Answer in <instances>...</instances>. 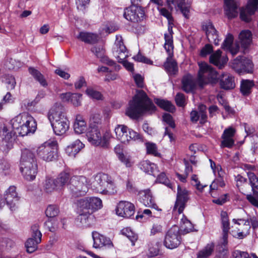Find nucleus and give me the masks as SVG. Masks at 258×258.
Here are the masks:
<instances>
[{
	"label": "nucleus",
	"instance_id": "nucleus-45",
	"mask_svg": "<svg viewBox=\"0 0 258 258\" xmlns=\"http://www.w3.org/2000/svg\"><path fill=\"white\" fill-rule=\"evenodd\" d=\"M64 97L67 100L70 101L75 106L81 105L82 95L79 93H67Z\"/></svg>",
	"mask_w": 258,
	"mask_h": 258
},
{
	"label": "nucleus",
	"instance_id": "nucleus-37",
	"mask_svg": "<svg viewBox=\"0 0 258 258\" xmlns=\"http://www.w3.org/2000/svg\"><path fill=\"white\" fill-rule=\"evenodd\" d=\"M27 117L31 119H29V123L24 122V126H25L26 132L24 133H25L24 134H19L22 137L34 133L37 128V122L34 117L29 113H28Z\"/></svg>",
	"mask_w": 258,
	"mask_h": 258
},
{
	"label": "nucleus",
	"instance_id": "nucleus-50",
	"mask_svg": "<svg viewBox=\"0 0 258 258\" xmlns=\"http://www.w3.org/2000/svg\"><path fill=\"white\" fill-rule=\"evenodd\" d=\"M240 18L241 20L245 22L248 23L251 21V16L254 14L253 11L249 10L245 7L240 9Z\"/></svg>",
	"mask_w": 258,
	"mask_h": 258
},
{
	"label": "nucleus",
	"instance_id": "nucleus-34",
	"mask_svg": "<svg viewBox=\"0 0 258 258\" xmlns=\"http://www.w3.org/2000/svg\"><path fill=\"white\" fill-rule=\"evenodd\" d=\"M114 131L115 132L116 139L121 142V143L125 144L129 141L127 127L124 125H118L116 126Z\"/></svg>",
	"mask_w": 258,
	"mask_h": 258
},
{
	"label": "nucleus",
	"instance_id": "nucleus-30",
	"mask_svg": "<svg viewBox=\"0 0 258 258\" xmlns=\"http://www.w3.org/2000/svg\"><path fill=\"white\" fill-rule=\"evenodd\" d=\"M220 85L221 88L225 90L234 88L235 85L234 77L228 74H222L220 78Z\"/></svg>",
	"mask_w": 258,
	"mask_h": 258
},
{
	"label": "nucleus",
	"instance_id": "nucleus-23",
	"mask_svg": "<svg viewBox=\"0 0 258 258\" xmlns=\"http://www.w3.org/2000/svg\"><path fill=\"white\" fill-rule=\"evenodd\" d=\"M93 239V247L96 248H101L103 246L110 245L112 244L110 239L105 236L100 234L96 231L92 233Z\"/></svg>",
	"mask_w": 258,
	"mask_h": 258
},
{
	"label": "nucleus",
	"instance_id": "nucleus-57",
	"mask_svg": "<svg viewBox=\"0 0 258 258\" xmlns=\"http://www.w3.org/2000/svg\"><path fill=\"white\" fill-rule=\"evenodd\" d=\"M182 224L181 225V230H183L185 233H189L192 231L193 226L191 223L186 218L181 219Z\"/></svg>",
	"mask_w": 258,
	"mask_h": 258
},
{
	"label": "nucleus",
	"instance_id": "nucleus-24",
	"mask_svg": "<svg viewBox=\"0 0 258 258\" xmlns=\"http://www.w3.org/2000/svg\"><path fill=\"white\" fill-rule=\"evenodd\" d=\"M114 150L118 160L125 165L126 167H130L133 164L131 156L127 153H124L123 147L122 145H118L114 148Z\"/></svg>",
	"mask_w": 258,
	"mask_h": 258
},
{
	"label": "nucleus",
	"instance_id": "nucleus-1",
	"mask_svg": "<svg viewBox=\"0 0 258 258\" xmlns=\"http://www.w3.org/2000/svg\"><path fill=\"white\" fill-rule=\"evenodd\" d=\"M155 110L156 106L145 92L141 90L130 102L126 114L133 119H137L145 113L152 114Z\"/></svg>",
	"mask_w": 258,
	"mask_h": 258
},
{
	"label": "nucleus",
	"instance_id": "nucleus-2",
	"mask_svg": "<svg viewBox=\"0 0 258 258\" xmlns=\"http://www.w3.org/2000/svg\"><path fill=\"white\" fill-rule=\"evenodd\" d=\"M49 118L56 135H64L69 128V121L64 107L60 103H55L49 111Z\"/></svg>",
	"mask_w": 258,
	"mask_h": 258
},
{
	"label": "nucleus",
	"instance_id": "nucleus-3",
	"mask_svg": "<svg viewBox=\"0 0 258 258\" xmlns=\"http://www.w3.org/2000/svg\"><path fill=\"white\" fill-rule=\"evenodd\" d=\"M20 165V171L24 178L28 181L33 180L37 173V164L34 153L26 148L22 150Z\"/></svg>",
	"mask_w": 258,
	"mask_h": 258
},
{
	"label": "nucleus",
	"instance_id": "nucleus-12",
	"mask_svg": "<svg viewBox=\"0 0 258 258\" xmlns=\"http://www.w3.org/2000/svg\"><path fill=\"white\" fill-rule=\"evenodd\" d=\"M145 13L142 8L137 5H132L124 9L123 16L128 21L138 23L142 21Z\"/></svg>",
	"mask_w": 258,
	"mask_h": 258
},
{
	"label": "nucleus",
	"instance_id": "nucleus-8",
	"mask_svg": "<svg viewBox=\"0 0 258 258\" xmlns=\"http://www.w3.org/2000/svg\"><path fill=\"white\" fill-rule=\"evenodd\" d=\"M115 43L116 50H115L116 54L114 55L117 61L122 63L125 68L128 71L133 72L134 70L133 64L124 60L127 56V54L126 53V48L123 44V39L121 35H116Z\"/></svg>",
	"mask_w": 258,
	"mask_h": 258
},
{
	"label": "nucleus",
	"instance_id": "nucleus-38",
	"mask_svg": "<svg viewBox=\"0 0 258 258\" xmlns=\"http://www.w3.org/2000/svg\"><path fill=\"white\" fill-rule=\"evenodd\" d=\"M84 147V145L79 140H77L68 146L66 148V151L70 156H75Z\"/></svg>",
	"mask_w": 258,
	"mask_h": 258
},
{
	"label": "nucleus",
	"instance_id": "nucleus-64",
	"mask_svg": "<svg viewBox=\"0 0 258 258\" xmlns=\"http://www.w3.org/2000/svg\"><path fill=\"white\" fill-rule=\"evenodd\" d=\"M90 2V0H76L77 9L84 12Z\"/></svg>",
	"mask_w": 258,
	"mask_h": 258
},
{
	"label": "nucleus",
	"instance_id": "nucleus-25",
	"mask_svg": "<svg viewBox=\"0 0 258 258\" xmlns=\"http://www.w3.org/2000/svg\"><path fill=\"white\" fill-rule=\"evenodd\" d=\"M203 29L205 31L207 37L209 42H213L215 45H219L217 31L210 23H206L203 25Z\"/></svg>",
	"mask_w": 258,
	"mask_h": 258
},
{
	"label": "nucleus",
	"instance_id": "nucleus-22",
	"mask_svg": "<svg viewBox=\"0 0 258 258\" xmlns=\"http://www.w3.org/2000/svg\"><path fill=\"white\" fill-rule=\"evenodd\" d=\"M199 111L192 110L190 114V120L192 122H197L199 120L201 124L207 121V115L206 114V106L204 105H200L198 107Z\"/></svg>",
	"mask_w": 258,
	"mask_h": 258
},
{
	"label": "nucleus",
	"instance_id": "nucleus-39",
	"mask_svg": "<svg viewBox=\"0 0 258 258\" xmlns=\"http://www.w3.org/2000/svg\"><path fill=\"white\" fill-rule=\"evenodd\" d=\"M168 30L169 33L164 34V38L165 41L164 44V48L167 52L170 53L171 50H173V48L172 40V26L170 23L168 25Z\"/></svg>",
	"mask_w": 258,
	"mask_h": 258
},
{
	"label": "nucleus",
	"instance_id": "nucleus-46",
	"mask_svg": "<svg viewBox=\"0 0 258 258\" xmlns=\"http://www.w3.org/2000/svg\"><path fill=\"white\" fill-rule=\"evenodd\" d=\"M88 202L91 213L101 209L102 207V201L98 198H88Z\"/></svg>",
	"mask_w": 258,
	"mask_h": 258
},
{
	"label": "nucleus",
	"instance_id": "nucleus-19",
	"mask_svg": "<svg viewBox=\"0 0 258 258\" xmlns=\"http://www.w3.org/2000/svg\"><path fill=\"white\" fill-rule=\"evenodd\" d=\"M141 203L145 206L154 209L156 210H161L155 203L150 189H147L140 190L138 194Z\"/></svg>",
	"mask_w": 258,
	"mask_h": 258
},
{
	"label": "nucleus",
	"instance_id": "nucleus-48",
	"mask_svg": "<svg viewBox=\"0 0 258 258\" xmlns=\"http://www.w3.org/2000/svg\"><path fill=\"white\" fill-rule=\"evenodd\" d=\"M155 102L160 107L166 111L173 112L175 110L174 106L169 101L163 99H155Z\"/></svg>",
	"mask_w": 258,
	"mask_h": 258
},
{
	"label": "nucleus",
	"instance_id": "nucleus-61",
	"mask_svg": "<svg viewBox=\"0 0 258 258\" xmlns=\"http://www.w3.org/2000/svg\"><path fill=\"white\" fill-rule=\"evenodd\" d=\"M86 93L89 96L93 99L96 100L102 99V96L101 94L99 92L94 90L92 88H87L86 90Z\"/></svg>",
	"mask_w": 258,
	"mask_h": 258
},
{
	"label": "nucleus",
	"instance_id": "nucleus-35",
	"mask_svg": "<svg viewBox=\"0 0 258 258\" xmlns=\"http://www.w3.org/2000/svg\"><path fill=\"white\" fill-rule=\"evenodd\" d=\"M140 168L144 172L154 176H156L159 173V170L157 165L150 161L146 160L143 161L140 163Z\"/></svg>",
	"mask_w": 258,
	"mask_h": 258
},
{
	"label": "nucleus",
	"instance_id": "nucleus-27",
	"mask_svg": "<svg viewBox=\"0 0 258 258\" xmlns=\"http://www.w3.org/2000/svg\"><path fill=\"white\" fill-rule=\"evenodd\" d=\"M167 3L169 7H171V5H176L183 16L186 19L189 18L190 7L185 4L184 0H167Z\"/></svg>",
	"mask_w": 258,
	"mask_h": 258
},
{
	"label": "nucleus",
	"instance_id": "nucleus-63",
	"mask_svg": "<svg viewBox=\"0 0 258 258\" xmlns=\"http://www.w3.org/2000/svg\"><path fill=\"white\" fill-rule=\"evenodd\" d=\"M9 70H14L17 69L20 66V62L13 58H10L7 61L5 64Z\"/></svg>",
	"mask_w": 258,
	"mask_h": 258
},
{
	"label": "nucleus",
	"instance_id": "nucleus-54",
	"mask_svg": "<svg viewBox=\"0 0 258 258\" xmlns=\"http://www.w3.org/2000/svg\"><path fill=\"white\" fill-rule=\"evenodd\" d=\"M59 213V210L58 207L54 205L48 206L45 211L46 216L50 218V219L56 217Z\"/></svg>",
	"mask_w": 258,
	"mask_h": 258
},
{
	"label": "nucleus",
	"instance_id": "nucleus-21",
	"mask_svg": "<svg viewBox=\"0 0 258 258\" xmlns=\"http://www.w3.org/2000/svg\"><path fill=\"white\" fill-rule=\"evenodd\" d=\"M235 133V130L232 127H229L224 130L222 135V141L221 143V147L228 148H231L234 144L233 139Z\"/></svg>",
	"mask_w": 258,
	"mask_h": 258
},
{
	"label": "nucleus",
	"instance_id": "nucleus-33",
	"mask_svg": "<svg viewBox=\"0 0 258 258\" xmlns=\"http://www.w3.org/2000/svg\"><path fill=\"white\" fill-rule=\"evenodd\" d=\"M221 228H222V235H223V239L224 241L226 239V236H228V234L230 230V222L228 218V214L225 211H222L221 212Z\"/></svg>",
	"mask_w": 258,
	"mask_h": 258
},
{
	"label": "nucleus",
	"instance_id": "nucleus-49",
	"mask_svg": "<svg viewBox=\"0 0 258 258\" xmlns=\"http://www.w3.org/2000/svg\"><path fill=\"white\" fill-rule=\"evenodd\" d=\"M162 244L161 242H156L155 244L150 242L149 244L148 252L147 255L149 257L155 256L159 253L160 248Z\"/></svg>",
	"mask_w": 258,
	"mask_h": 258
},
{
	"label": "nucleus",
	"instance_id": "nucleus-55",
	"mask_svg": "<svg viewBox=\"0 0 258 258\" xmlns=\"http://www.w3.org/2000/svg\"><path fill=\"white\" fill-rule=\"evenodd\" d=\"M244 226L245 227V232L242 231L235 234L233 233V232L232 231V234L233 237L239 239H243L249 234V231L251 227L250 225H249V221L248 220L245 221Z\"/></svg>",
	"mask_w": 258,
	"mask_h": 258
},
{
	"label": "nucleus",
	"instance_id": "nucleus-5",
	"mask_svg": "<svg viewBox=\"0 0 258 258\" xmlns=\"http://www.w3.org/2000/svg\"><path fill=\"white\" fill-rule=\"evenodd\" d=\"M199 66L198 83L201 88L208 84H215L217 82V73L210 66L205 62H200Z\"/></svg>",
	"mask_w": 258,
	"mask_h": 258
},
{
	"label": "nucleus",
	"instance_id": "nucleus-51",
	"mask_svg": "<svg viewBox=\"0 0 258 258\" xmlns=\"http://www.w3.org/2000/svg\"><path fill=\"white\" fill-rule=\"evenodd\" d=\"M102 116L99 113H93L90 118L89 127H97L101 128Z\"/></svg>",
	"mask_w": 258,
	"mask_h": 258
},
{
	"label": "nucleus",
	"instance_id": "nucleus-59",
	"mask_svg": "<svg viewBox=\"0 0 258 258\" xmlns=\"http://www.w3.org/2000/svg\"><path fill=\"white\" fill-rule=\"evenodd\" d=\"M247 176L252 190L258 189V178L252 172H247Z\"/></svg>",
	"mask_w": 258,
	"mask_h": 258
},
{
	"label": "nucleus",
	"instance_id": "nucleus-56",
	"mask_svg": "<svg viewBox=\"0 0 258 258\" xmlns=\"http://www.w3.org/2000/svg\"><path fill=\"white\" fill-rule=\"evenodd\" d=\"M145 145L147 154H152L155 156H159L160 154L158 152L157 147L155 144L148 142Z\"/></svg>",
	"mask_w": 258,
	"mask_h": 258
},
{
	"label": "nucleus",
	"instance_id": "nucleus-53",
	"mask_svg": "<svg viewBox=\"0 0 258 258\" xmlns=\"http://www.w3.org/2000/svg\"><path fill=\"white\" fill-rule=\"evenodd\" d=\"M213 244H208L204 248L200 250L197 255L198 258H206L210 256L214 250Z\"/></svg>",
	"mask_w": 258,
	"mask_h": 258
},
{
	"label": "nucleus",
	"instance_id": "nucleus-10",
	"mask_svg": "<svg viewBox=\"0 0 258 258\" xmlns=\"http://www.w3.org/2000/svg\"><path fill=\"white\" fill-rule=\"evenodd\" d=\"M181 241L180 228L178 226L174 225L167 232L165 236L164 244L168 248L173 249L180 245Z\"/></svg>",
	"mask_w": 258,
	"mask_h": 258
},
{
	"label": "nucleus",
	"instance_id": "nucleus-58",
	"mask_svg": "<svg viewBox=\"0 0 258 258\" xmlns=\"http://www.w3.org/2000/svg\"><path fill=\"white\" fill-rule=\"evenodd\" d=\"M157 180L161 183H163L166 185L170 188H172V183L170 182L169 180L166 177V176L164 173H161L160 174L157 175Z\"/></svg>",
	"mask_w": 258,
	"mask_h": 258
},
{
	"label": "nucleus",
	"instance_id": "nucleus-13",
	"mask_svg": "<svg viewBox=\"0 0 258 258\" xmlns=\"http://www.w3.org/2000/svg\"><path fill=\"white\" fill-rule=\"evenodd\" d=\"M232 67L239 73H251L253 71L252 61L241 56H238L234 60Z\"/></svg>",
	"mask_w": 258,
	"mask_h": 258
},
{
	"label": "nucleus",
	"instance_id": "nucleus-11",
	"mask_svg": "<svg viewBox=\"0 0 258 258\" xmlns=\"http://www.w3.org/2000/svg\"><path fill=\"white\" fill-rule=\"evenodd\" d=\"M42 234L39 230L38 224H35L31 227V237L25 243L27 251L32 253L37 248V245L41 241Z\"/></svg>",
	"mask_w": 258,
	"mask_h": 258
},
{
	"label": "nucleus",
	"instance_id": "nucleus-62",
	"mask_svg": "<svg viewBox=\"0 0 258 258\" xmlns=\"http://www.w3.org/2000/svg\"><path fill=\"white\" fill-rule=\"evenodd\" d=\"M45 225L50 231L54 232L57 228L58 222L53 219H49L45 222Z\"/></svg>",
	"mask_w": 258,
	"mask_h": 258
},
{
	"label": "nucleus",
	"instance_id": "nucleus-4",
	"mask_svg": "<svg viewBox=\"0 0 258 258\" xmlns=\"http://www.w3.org/2000/svg\"><path fill=\"white\" fill-rule=\"evenodd\" d=\"M89 182L84 176L71 177L67 187L73 197H79L86 195L89 189Z\"/></svg>",
	"mask_w": 258,
	"mask_h": 258
},
{
	"label": "nucleus",
	"instance_id": "nucleus-32",
	"mask_svg": "<svg viewBox=\"0 0 258 258\" xmlns=\"http://www.w3.org/2000/svg\"><path fill=\"white\" fill-rule=\"evenodd\" d=\"M182 89L186 93L192 92L196 88V83L193 77L190 75H187L182 78Z\"/></svg>",
	"mask_w": 258,
	"mask_h": 258
},
{
	"label": "nucleus",
	"instance_id": "nucleus-36",
	"mask_svg": "<svg viewBox=\"0 0 258 258\" xmlns=\"http://www.w3.org/2000/svg\"><path fill=\"white\" fill-rule=\"evenodd\" d=\"M92 213L90 211H84L83 212L80 211L78 220L80 221L83 226L90 227L94 221V218L91 215Z\"/></svg>",
	"mask_w": 258,
	"mask_h": 258
},
{
	"label": "nucleus",
	"instance_id": "nucleus-20",
	"mask_svg": "<svg viewBox=\"0 0 258 258\" xmlns=\"http://www.w3.org/2000/svg\"><path fill=\"white\" fill-rule=\"evenodd\" d=\"M16 189V187L15 186H11L6 190L5 195L7 204L9 206L12 211L15 210L16 204L19 200V197Z\"/></svg>",
	"mask_w": 258,
	"mask_h": 258
},
{
	"label": "nucleus",
	"instance_id": "nucleus-47",
	"mask_svg": "<svg viewBox=\"0 0 258 258\" xmlns=\"http://www.w3.org/2000/svg\"><path fill=\"white\" fill-rule=\"evenodd\" d=\"M56 183L55 179L51 178L47 179L44 185L45 191L47 193H50L55 190L59 189Z\"/></svg>",
	"mask_w": 258,
	"mask_h": 258
},
{
	"label": "nucleus",
	"instance_id": "nucleus-7",
	"mask_svg": "<svg viewBox=\"0 0 258 258\" xmlns=\"http://www.w3.org/2000/svg\"><path fill=\"white\" fill-rule=\"evenodd\" d=\"M112 182L111 177L104 173H98L94 177L92 183L93 190L104 195H108L109 190L112 189Z\"/></svg>",
	"mask_w": 258,
	"mask_h": 258
},
{
	"label": "nucleus",
	"instance_id": "nucleus-16",
	"mask_svg": "<svg viewBox=\"0 0 258 258\" xmlns=\"http://www.w3.org/2000/svg\"><path fill=\"white\" fill-rule=\"evenodd\" d=\"M115 212L118 216L129 218L135 213V206L129 202L120 201L116 206Z\"/></svg>",
	"mask_w": 258,
	"mask_h": 258
},
{
	"label": "nucleus",
	"instance_id": "nucleus-14",
	"mask_svg": "<svg viewBox=\"0 0 258 258\" xmlns=\"http://www.w3.org/2000/svg\"><path fill=\"white\" fill-rule=\"evenodd\" d=\"M28 113L23 112L15 117L11 120V123L15 133L18 134H24L26 132L25 126H24V122L29 123L31 118L27 117Z\"/></svg>",
	"mask_w": 258,
	"mask_h": 258
},
{
	"label": "nucleus",
	"instance_id": "nucleus-31",
	"mask_svg": "<svg viewBox=\"0 0 258 258\" xmlns=\"http://www.w3.org/2000/svg\"><path fill=\"white\" fill-rule=\"evenodd\" d=\"M221 53L220 50H218L210 56V62L219 69H222L228 60L227 57H221Z\"/></svg>",
	"mask_w": 258,
	"mask_h": 258
},
{
	"label": "nucleus",
	"instance_id": "nucleus-29",
	"mask_svg": "<svg viewBox=\"0 0 258 258\" xmlns=\"http://www.w3.org/2000/svg\"><path fill=\"white\" fill-rule=\"evenodd\" d=\"M76 38L85 43L89 44H94L98 41V35L86 31L80 32L79 34L76 36Z\"/></svg>",
	"mask_w": 258,
	"mask_h": 258
},
{
	"label": "nucleus",
	"instance_id": "nucleus-18",
	"mask_svg": "<svg viewBox=\"0 0 258 258\" xmlns=\"http://www.w3.org/2000/svg\"><path fill=\"white\" fill-rule=\"evenodd\" d=\"M7 128L4 127L3 132L6 134L0 141V149L5 153H8L13 148L15 142L14 133L13 132H7Z\"/></svg>",
	"mask_w": 258,
	"mask_h": 258
},
{
	"label": "nucleus",
	"instance_id": "nucleus-28",
	"mask_svg": "<svg viewBox=\"0 0 258 258\" xmlns=\"http://www.w3.org/2000/svg\"><path fill=\"white\" fill-rule=\"evenodd\" d=\"M168 53L169 56L164 64L165 70L169 75H175L178 72V67L176 62L172 58V50Z\"/></svg>",
	"mask_w": 258,
	"mask_h": 258
},
{
	"label": "nucleus",
	"instance_id": "nucleus-40",
	"mask_svg": "<svg viewBox=\"0 0 258 258\" xmlns=\"http://www.w3.org/2000/svg\"><path fill=\"white\" fill-rule=\"evenodd\" d=\"M86 122L80 116H77L76 120L74 124V131L78 134H81L86 130Z\"/></svg>",
	"mask_w": 258,
	"mask_h": 258
},
{
	"label": "nucleus",
	"instance_id": "nucleus-52",
	"mask_svg": "<svg viewBox=\"0 0 258 258\" xmlns=\"http://www.w3.org/2000/svg\"><path fill=\"white\" fill-rule=\"evenodd\" d=\"M228 237L226 236V239L224 241L223 239V235H222L220 243L217 246V251L221 254L220 256H224L227 254Z\"/></svg>",
	"mask_w": 258,
	"mask_h": 258
},
{
	"label": "nucleus",
	"instance_id": "nucleus-17",
	"mask_svg": "<svg viewBox=\"0 0 258 258\" xmlns=\"http://www.w3.org/2000/svg\"><path fill=\"white\" fill-rule=\"evenodd\" d=\"M224 13L229 19L236 17L238 14V9L240 6L239 0H224Z\"/></svg>",
	"mask_w": 258,
	"mask_h": 258
},
{
	"label": "nucleus",
	"instance_id": "nucleus-42",
	"mask_svg": "<svg viewBox=\"0 0 258 258\" xmlns=\"http://www.w3.org/2000/svg\"><path fill=\"white\" fill-rule=\"evenodd\" d=\"M254 86L253 81L243 80L241 82L240 91L243 95L247 96L251 93V90Z\"/></svg>",
	"mask_w": 258,
	"mask_h": 258
},
{
	"label": "nucleus",
	"instance_id": "nucleus-43",
	"mask_svg": "<svg viewBox=\"0 0 258 258\" xmlns=\"http://www.w3.org/2000/svg\"><path fill=\"white\" fill-rule=\"evenodd\" d=\"M71 178V177L69 173L66 172H61L58 177L55 178L57 186L60 188L66 184L67 185L70 181Z\"/></svg>",
	"mask_w": 258,
	"mask_h": 258
},
{
	"label": "nucleus",
	"instance_id": "nucleus-15",
	"mask_svg": "<svg viewBox=\"0 0 258 258\" xmlns=\"http://www.w3.org/2000/svg\"><path fill=\"white\" fill-rule=\"evenodd\" d=\"M189 192L187 190L178 185L176 200L174 209H177L179 214L181 213L185 208V204L189 199Z\"/></svg>",
	"mask_w": 258,
	"mask_h": 258
},
{
	"label": "nucleus",
	"instance_id": "nucleus-60",
	"mask_svg": "<svg viewBox=\"0 0 258 258\" xmlns=\"http://www.w3.org/2000/svg\"><path fill=\"white\" fill-rule=\"evenodd\" d=\"M78 207L80 208L82 212L84 210L86 211H90L89 208V203L88 202V198L80 199L78 201Z\"/></svg>",
	"mask_w": 258,
	"mask_h": 258
},
{
	"label": "nucleus",
	"instance_id": "nucleus-41",
	"mask_svg": "<svg viewBox=\"0 0 258 258\" xmlns=\"http://www.w3.org/2000/svg\"><path fill=\"white\" fill-rule=\"evenodd\" d=\"M29 73L43 87H46L47 83L44 76L34 68L30 67L28 69Z\"/></svg>",
	"mask_w": 258,
	"mask_h": 258
},
{
	"label": "nucleus",
	"instance_id": "nucleus-6",
	"mask_svg": "<svg viewBox=\"0 0 258 258\" xmlns=\"http://www.w3.org/2000/svg\"><path fill=\"white\" fill-rule=\"evenodd\" d=\"M100 127H89L86 136L88 141L95 146L101 145L103 147L106 148L109 145V139L111 137V134L106 132L103 136L100 132Z\"/></svg>",
	"mask_w": 258,
	"mask_h": 258
},
{
	"label": "nucleus",
	"instance_id": "nucleus-26",
	"mask_svg": "<svg viewBox=\"0 0 258 258\" xmlns=\"http://www.w3.org/2000/svg\"><path fill=\"white\" fill-rule=\"evenodd\" d=\"M233 39V36L230 34H228L222 45L223 49L228 50L233 56L236 54L239 50L238 44L232 45Z\"/></svg>",
	"mask_w": 258,
	"mask_h": 258
},
{
	"label": "nucleus",
	"instance_id": "nucleus-9",
	"mask_svg": "<svg viewBox=\"0 0 258 258\" xmlns=\"http://www.w3.org/2000/svg\"><path fill=\"white\" fill-rule=\"evenodd\" d=\"M57 144L53 142H45L41 145L37 150L38 156L45 161H51L56 157Z\"/></svg>",
	"mask_w": 258,
	"mask_h": 258
},
{
	"label": "nucleus",
	"instance_id": "nucleus-44",
	"mask_svg": "<svg viewBox=\"0 0 258 258\" xmlns=\"http://www.w3.org/2000/svg\"><path fill=\"white\" fill-rule=\"evenodd\" d=\"M252 34L249 30H243L240 33L239 37L241 41V45L244 47H247L251 43Z\"/></svg>",
	"mask_w": 258,
	"mask_h": 258
}]
</instances>
